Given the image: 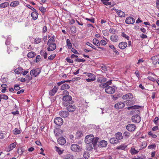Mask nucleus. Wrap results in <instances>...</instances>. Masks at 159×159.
<instances>
[{
  "label": "nucleus",
  "instance_id": "obj_61",
  "mask_svg": "<svg viewBox=\"0 0 159 159\" xmlns=\"http://www.w3.org/2000/svg\"><path fill=\"white\" fill-rule=\"evenodd\" d=\"M100 44L102 45H105L107 44V42L104 40H102L100 42Z\"/></svg>",
  "mask_w": 159,
  "mask_h": 159
},
{
  "label": "nucleus",
  "instance_id": "obj_17",
  "mask_svg": "<svg viewBox=\"0 0 159 159\" xmlns=\"http://www.w3.org/2000/svg\"><path fill=\"white\" fill-rule=\"evenodd\" d=\"M140 108V106H136L134 105V106L129 107H128L127 109L128 110H130V109H135L133 111L134 112L136 113H138V112H139V111L138 110H136V109H138Z\"/></svg>",
  "mask_w": 159,
  "mask_h": 159
},
{
  "label": "nucleus",
  "instance_id": "obj_26",
  "mask_svg": "<svg viewBox=\"0 0 159 159\" xmlns=\"http://www.w3.org/2000/svg\"><path fill=\"white\" fill-rule=\"evenodd\" d=\"M115 138L116 139L118 140H119V142H120V141L123 139V136L122 135V134L121 132H117L115 134Z\"/></svg>",
  "mask_w": 159,
  "mask_h": 159
},
{
  "label": "nucleus",
  "instance_id": "obj_24",
  "mask_svg": "<svg viewBox=\"0 0 159 159\" xmlns=\"http://www.w3.org/2000/svg\"><path fill=\"white\" fill-rule=\"evenodd\" d=\"M127 45V43L126 42H121L119 43L118 46L121 49H124L126 47Z\"/></svg>",
  "mask_w": 159,
  "mask_h": 159
},
{
  "label": "nucleus",
  "instance_id": "obj_41",
  "mask_svg": "<svg viewBox=\"0 0 159 159\" xmlns=\"http://www.w3.org/2000/svg\"><path fill=\"white\" fill-rule=\"evenodd\" d=\"M123 135L125 139H127L130 137V134L128 132L125 131Z\"/></svg>",
  "mask_w": 159,
  "mask_h": 159
},
{
  "label": "nucleus",
  "instance_id": "obj_18",
  "mask_svg": "<svg viewBox=\"0 0 159 159\" xmlns=\"http://www.w3.org/2000/svg\"><path fill=\"white\" fill-rule=\"evenodd\" d=\"M107 81V79L103 77H99L97 78V81L99 84H104Z\"/></svg>",
  "mask_w": 159,
  "mask_h": 159
},
{
  "label": "nucleus",
  "instance_id": "obj_51",
  "mask_svg": "<svg viewBox=\"0 0 159 159\" xmlns=\"http://www.w3.org/2000/svg\"><path fill=\"white\" fill-rule=\"evenodd\" d=\"M89 153L87 152H85L84 154V157L86 159H87L89 157Z\"/></svg>",
  "mask_w": 159,
  "mask_h": 159
},
{
  "label": "nucleus",
  "instance_id": "obj_48",
  "mask_svg": "<svg viewBox=\"0 0 159 159\" xmlns=\"http://www.w3.org/2000/svg\"><path fill=\"white\" fill-rule=\"evenodd\" d=\"M101 1L102 2L103 4L104 5H106V6L108 5H111V2H107L106 1V0H101Z\"/></svg>",
  "mask_w": 159,
  "mask_h": 159
},
{
  "label": "nucleus",
  "instance_id": "obj_59",
  "mask_svg": "<svg viewBox=\"0 0 159 159\" xmlns=\"http://www.w3.org/2000/svg\"><path fill=\"white\" fill-rule=\"evenodd\" d=\"M41 41V39L40 38H36L35 39L34 42L35 43L38 44L40 43Z\"/></svg>",
  "mask_w": 159,
  "mask_h": 159
},
{
  "label": "nucleus",
  "instance_id": "obj_33",
  "mask_svg": "<svg viewBox=\"0 0 159 159\" xmlns=\"http://www.w3.org/2000/svg\"><path fill=\"white\" fill-rule=\"evenodd\" d=\"M17 143L16 142L13 143L11 144L9 146V149L8 151H10L12 150L14 148H15L16 145Z\"/></svg>",
  "mask_w": 159,
  "mask_h": 159
},
{
  "label": "nucleus",
  "instance_id": "obj_27",
  "mask_svg": "<svg viewBox=\"0 0 159 159\" xmlns=\"http://www.w3.org/2000/svg\"><path fill=\"white\" fill-rule=\"evenodd\" d=\"M38 15V13L36 10L32 12L31 14V16L32 19L34 20L37 19Z\"/></svg>",
  "mask_w": 159,
  "mask_h": 159
},
{
  "label": "nucleus",
  "instance_id": "obj_5",
  "mask_svg": "<svg viewBox=\"0 0 159 159\" xmlns=\"http://www.w3.org/2000/svg\"><path fill=\"white\" fill-rule=\"evenodd\" d=\"M105 91L108 94H111L114 93L115 92V89L111 86H107L105 88Z\"/></svg>",
  "mask_w": 159,
  "mask_h": 159
},
{
  "label": "nucleus",
  "instance_id": "obj_30",
  "mask_svg": "<svg viewBox=\"0 0 159 159\" xmlns=\"http://www.w3.org/2000/svg\"><path fill=\"white\" fill-rule=\"evenodd\" d=\"M110 143L112 144H116L119 143V140H118L115 137L111 138L109 140Z\"/></svg>",
  "mask_w": 159,
  "mask_h": 159
},
{
  "label": "nucleus",
  "instance_id": "obj_62",
  "mask_svg": "<svg viewBox=\"0 0 159 159\" xmlns=\"http://www.w3.org/2000/svg\"><path fill=\"white\" fill-rule=\"evenodd\" d=\"M156 145L155 144H154L150 145H149V146H148V149H152L153 148H156Z\"/></svg>",
  "mask_w": 159,
  "mask_h": 159
},
{
  "label": "nucleus",
  "instance_id": "obj_47",
  "mask_svg": "<svg viewBox=\"0 0 159 159\" xmlns=\"http://www.w3.org/2000/svg\"><path fill=\"white\" fill-rule=\"evenodd\" d=\"M73 158L74 156L70 154L66 155L65 157V159H73Z\"/></svg>",
  "mask_w": 159,
  "mask_h": 159
},
{
  "label": "nucleus",
  "instance_id": "obj_3",
  "mask_svg": "<svg viewBox=\"0 0 159 159\" xmlns=\"http://www.w3.org/2000/svg\"><path fill=\"white\" fill-rule=\"evenodd\" d=\"M41 70L40 68H37L36 69L32 70L30 72V74L31 76L36 77L41 72Z\"/></svg>",
  "mask_w": 159,
  "mask_h": 159
},
{
  "label": "nucleus",
  "instance_id": "obj_10",
  "mask_svg": "<svg viewBox=\"0 0 159 159\" xmlns=\"http://www.w3.org/2000/svg\"><path fill=\"white\" fill-rule=\"evenodd\" d=\"M107 144V142L104 140L101 141L98 144V146L100 148H105Z\"/></svg>",
  "mask_w": 159,
  "mask_h": 159
},
{
  "label": "nucleus",
  "instance_id": "obj_54",
  "mask_svg": "<svg viewBox=\"0 0 159 159\" xmlns=\"http://www.w3.org/2000/svg\"><path fill=\"white\" fill-rule=\"evenodd\" d=\"M87 45L89 46L90 47L92 48L93 49L96 50V48L92 44L90 43L89 42H87L86 43Z\"/></svg>",
  "mask_w": 159,
  "mask_h": 159
},
{
  "label": "nucleus",
  "instance_id": "obj_25",
  "mask_svg": "<svg viewBox=\"0 0 159 159\" xmlns=\"http://www.w3.org/2000/svg\"><path fill=\"white\" fill-rule=\"evenodd\" d=\"M110 38L111 41L114 42H118L119 39L118 37L115 34L112 35Z\"/></svg>",
  "mask_w": 159,
  "mask_h": 159
},
{
  "label": "nucleus",
  "instance_id": "obj_15",
  "mask_svg": "<svg viewBox=\"0 0 159 159\" xmlns=\"http://www.w3.org/2000/svg\"><path fill=\"white\" fill-rule=\"evenodd\" d=\"M66 109L69 112H73L74 111L76 108L75 106L74 105H69L66 106Z\"/></svg>",
  "mask_w": 159,
  "mask_h": 159
},
{
  "label": "nucleus",
  "instance_id": "obj_46",
  "mask_svg": "<svg viewBox=\"0 0 159 159\" xmlns=\"http://www.w3.org/2000/svg\"><path fill=\"white\" fill-rule=\"evenodd\" d=\"M0 98H1V100H7L8 99V97L7 95L4 94H0Z\"/></svg>",
  "mask_w": 159,
  "mask_h": 159
},
{
  "label": "nucleus",
  "instance_id": "obj_53",
  "mask_svg": "<svg viewBox=\"0 0 159 159\" xmlns=\"http://www.w3.org/2000/svg\"><path fill=\"white\" fill-rule=\"evenodd\" d=\"M148 135L150 136H151L152 138H156L157 137L156 135L153 134L151 131H149L148 133Z\"/></svg>",
  "mask_w": 159,
  "mask_h": 159
},
{
  "label": "nucleus",
  "instance_id": "obj_44",
  "mask_svg": "<svg viewBox=\"0 0 159 159\" xmlns=\"http://www.w3.org/2000/svg\"><path fill=\"white\" fill-rule=\"evenodd\" d=\"M40 54L42 56H43L44 59H46L47 58V53L45 51H41L40 52Z\"/></svg>",
  "mask_w": 159,
  "mask_h": 159
},
{
  "label": "nucleus",
  "instance_id": "obj_14",
  "mask_svg": "<svg viewBox=\"0 0 159 159\" xmlns=\"http://www.w3.org/2000/svg\"><path fill=\"white\" fill-rule=\"evenodd\" d=\"M111 80H110L107 81V82L105 83L104 84H99V86L100 88L104 89L107 86H108L111 85Z\"/></svg>",
  "mask_w": 159,
  "mask_h": 159
},
{
  "label": "nucleus",
  "instance_id": "obj_55",
  "mask_svg": "<svg viewBox=\"0 0 159 159\" xmlns=\"http://www.w3.org/2000/svg\"><path fill=\"white\" fill-rule=\"evenodd\" d=\"M109 31L111 34H115L116 32V30L114 28H111L109 29Z\"/></svg>",
  "mask_w": 159,
  "mask_h": 159
},
{
  "label": "nucleus",
  "instance_id": "obj_43",
  "mask_svg": "<svg viewBox=\"0 0 159 159\" xmlns=\"http://www.w3.org/2000/svg\"><path fill=\"white\" fill-rule=\"evenodd\" d=\"M25 150L23 149L22 148H20L18 149V153L20 155H22L23 153L24 152Z\"/></svg>",
  "mask_w": 159,
  "mask_h": 159
},
{
  "label": "nucleus",
  "instance_id": "obj_37",
  "mask_svg": "<svg viewBox=\"0 0 159 159\" xmlns=\"http://www.w3.org/2000/svg\"><path fill=\"white\" fill-rule=\"evenodd\" d=\"M93 44L97 46H99L100 45V43L99 40L96 39H94L93 40Z\"/></svg>",
  "mask_w": 159,
  "mask_h": 159
},
{
  "label": "nucleus",
  "instance_id": "obj_13",
  "mask_svg": "<svg viewBox=\"0 0 159 159\" xmlns=\"http://www.w3.org/2000/svg\"><path fill=\"white\" fill-rule=\"evenodd\" d=\"M71 150L74 152L78 151L80 150L79 146L76 144H72L70 147Z\"/></svg>",
  "mask_w": 159,
  "mask_h": 159
},
{
  "label": "nucleus",
  "instance_id": "obj_23",
  "mask_svg": "<svg viewBox=\"0 0 159 159\" xmlns=\"http://www.w3.org/2000/svg\"><path fill=\"white\" fill-rule=\"evenodd\" d=\"M54 133L55 136L57 137L60 136L62 133L63 132L60 129H56L54 130Z\"/></svg>",
  "mask_w": 159,
  "mask_h": 159
},
{
  "label": "nucleus",
  "instance_id": "obj_45",
  "mask_svg": "<svg viewBox=\"0 0 159 159\" xmlns=\"http://www.w3.org/2000/svg\"><path fill=\"white\" fill-rule=\"evenodd\" d=\"M55 148L56 151L58 153L59 155L63 153V151H62V150H61V149L59 147L57 146H55Z\"/></svg>",
  "mask_w": 159,
  "mask_h": 159
},
{
  "label": "nucleus",
  "instance_id": "obj_21",
  "mask_svg": "<svg viewBox=\"0 0 159 159\" xmlns=\"http://www.w3.org/2000/svg\"><path fill=\"white\" fill-rule=\"evenodd\" d=\"M115 10V11H116L118 15L119 16V17H124L125 16V14L124 12H123L121 10H118V9H114Z\"/></svg>",
  "mask_w": 159,
  "mask_h": 159
},
{
  "label": "nucleus",
  "instance_id": "obj_57",
  "mask_svg": "<svg viewBox=\"0 0 159 159\" xmlns=\"http://www.w3.org/2000/svg\"><path fill=\"white\" fill-rule=\"evenodd\" d=\"M83 132L80 131H78L77 132V136L79 137H80L83 135Z\"/></svg>",
  "mask_w": 159,
  "mask_h": 159
},
{
  "label": "nucleus",
  "instance_id": "obj_38",
  "mask_svg": "<svg viewBox=\"0 0 159 159\" xmlns=\"http://www.w3.org/2000/svg\"><path fill=\"white\" fill-rule=\"evenodd\" d=\"M9 5V3L7 2H5L0 5V8H3L7 7Z\"/></svg>",
  "mask_w": 159,
  "mask_h": 159
},
{
  "label": "nucleus",
  "instance_id": "obj_64",
  "mask_svg": "<svg viewBox=\"0 0 159 159\" xmlns=\"http://www.w3.org/2000/svg\"><path fill=\"white\" fill-rule=\"evenodd\" d=\"M102 33L103 35L105 36H108V33L107 30H103Z\"/></svg>",
  "mask_w": 159,
  "mask_h": 159
},
{
  "label": "nucleus",
  "instance_id": "obj_32",
  "mask_svg": "<svg viewBox=\"0 0 159 159\" xmlns=\"http://www.w3.org/2000/svg\"><path fill=\"white\" fill-rule=\"evenodd\" d=\"M130 152L132 155H134L138 153L139 151L136 150L133 146L131 148L130 150Z\"/></svg>",
  "mask_w": 159,
  "mask_h": 159
},
{
  "label": "nucleus",
  "instance_id": "obj_56",
  "mask_svg": "<svg viewBox=\"0 0 159 159\" xmlns=\"http://www.w3.org/2000/svg\"><path fill=\"white\" fill-rule=\"evenodd\" d=\"M39 10L42 13L45 12L46 11V9L45 8L43 7H39Z\"/></svg>",
  "mask_w": 159,
  "mask_h": 159
},
{
  "label": "nucleus",
  "instance_id": "obj_2",
  "mask_svg": "<svg viewBox=\"0 0 159 159\" xmlns=\"http://www.w3.org/2000/svg\"><path fill=\"white\" fill-rule=\"evenodd\" d=\"M72 100V97L70 95H64L62 98V100L64 101L63 104L67 106H68V103H70V102Z\"/></svg>",
  "mask_w": 159,
  "mask_h": 159
},
{
  "label": "nucleus",
  "instance_id": "obj_63",
  "mask_svg": "<svg viewBox=\"0 0 159 159\" xmlns=\"http://www.w3.org/2000/svg\"><path fill=\"white\" fill-rule=\"evenodd\" d=\"M63 95H69V92L66 90H64L63 91Z\"/></svg>",
  "mask_w": 159,
  "mask_h": 159
},
{
  "label": "nucleus",
  "instance_id": "obj_49",
  "mask_svg": "<svg viewBox=\"0 0 159 159\" xmlns=\"http://www.w3.org/2000/svg\"><path fill=\"white\" fill-rule=\"evenodd\" d=\"M11 40V38L10 37H8L7 38L5 42V44L6 45H8L10 44Z\"/></svg>",
  "mask_w": 159,
  "mask_h": 159
},
{
  "label": "nucleus",
  "instance_id": "obj_35",
  "mask_svg": "<svg viewBox=\"0 0 159 159\" xmlns=\"http://www.w3.org/2000/svg\"><path fill=\"white\" fill-rule=\"evenodd\" d=\"M70 88V86L68 84H63L61 87V89L63 90L65 89H68Z\"/></svg>",
  "mask_w": 159,
  "mask_h": 159
},
{
  "label": "nucleus",
  "instance_id": "obj_36",
  "mask_svg": "<svg viewBox=\"0 0 159 159\" xmlns=\"http://www.w3.org/2000/svg\"><path fill=\"white\" fill-rule=\"evenodd\" d=\"M36 55V53L33 52H29L27 54V57L30 58H32Z\"/></svg>",
  "mask_w": 159,
  "mask_h": 159
},
{
  "label": "nucleus",
  "instance_id": "obj_39",
  "mask_svg": "<svg viewBox=\"0 0 159 159\" xmlns=\"http://www.w3.org/2000/svg\"><path fill=\"white\" fill-rule=\"evenodd\" d=\"M13 132L14 135L18 134L21 133V130L18 129L17 128H16L13 130Z\"/></svg>",
  "mask_w": 159,
  "mask_h": 159
},
{
  "label": "nucleus",
  "instance_id": "obj_34",
  "mask_svg": "<svg viewBox=\"0 0 159 159\" xmlns=\"http://www.w3.org/2000/svg\"><path fill=\"white\" fill-rule=\"evenodd\" d=\"M23 69L21 67H18L15 70V72L17 74H20L22 73Z\"/></svg>",
  "mask_w": 159,
  "mask_h": 159
},
{
  "label": "nucleus",
  "instance_id": "obj_9",
  "mask_svg": "<svg viewBox=\"0 0 159 159\" xmlns=\"http://www.w3.org/2000/svg\"><path fill=\"white\" fill-rule=\"evenodd\" d=\"M127 129L129 131L132 132L134 131L136 129V125L134 124H129L127 125L126 127Z\"/></svg>",
  "mask_w": 159,
  "mask_h": 159
},
{
  "label": "nucleus",
  "instance_id": "obj_8",
  "mask_svg": "<svg viewBox=\"0 0 159 159\" xmlns=\"http://www.w3.org/2000/svg\"><path fill=\"white\" fill-rule=\"evenodd\" d=\"M125 106V104L124 102H120L116 103L114 106V107L116 109L119 110L123 108Z\"/></svg>",
  "mask_w": 159,
  "mask_h": 159
},
{
  "label": "nucleus",
  "instance_id": "obj_58",
  "mask_svg": "<svg viewBox=\"0 0 159 159\" xmlns=\"http://www.w3.org/2000/svg\"><path fill=\"white\" fill-rule=\"evenodd\" d=\"M122 36L123 37L125 38L126 39H127L129 40V37L126 34H125L124 33H122Z\"/></svg>",
  "mask_w": 159,
  "mask_h": 159
},
{
  "label": "nucleus",
  "instance_id": "obj_40",
  "mask_svg": "<svg viewBox=\"0 0 159 159\" xmlns=\"http://www.w3.org/2000/svg\"><path fill=\"white\" fill-rule=\"evenodd\" d=\"M67 47L68 48L71 49L72 47V44L70 42V40L67 39L66 40Z\"/></svg>",
  "mask_w": 159,
  "mask_h": 159
},
{
  "label": "nucleus",
  "instance_id": "obj_42",
  "mask_svg": "<svg viewBox=\"0 0 159 159\" xmlns=\"http://www.w3.org/2000/svg\"><path fill=\"white\" fill-rule=\"evenodd\" d=\"M86 143L87 149L89 151H90L92 150L93 149V144H92V143Z\"/></svg>",
  "mask_w": 159,
  "mask_h": 159
},
{
  "label": "nucleus",
  "instance_id": "obj_50",
  "mask_svg": "<svg viewBox=\"0 0 159 159\" xmlns=\"http://www.w3.org/2000/svg\"><path fill=\"white\" fill-rule=\"evenodd\" d=\"M56 56V54H53L51 55L48 57V59L49 60L52 61V60Z\"/></svg>",
  "mask_w": 159,
  "mask_h": 159
},
{
  "label": "nucleus",
  "instance_id": "obj_1",
  "mask_svg": "<svg viewBox=\"0 0 159 159\" xmlns=\"http://www.w3.org/2000/svg\"><path fill=\"white\" fill-rule=\"evenodd\" d=\"M83 75L87 82L93 81L96 80V77L93 74L84 72Z\"/></svg>",
  "mask_w": 159,
  "mask_h": 159
},
{
  "label": "nucleus",
  "instance_id": "obj_19",
  "mask_svg": "<svg viewBox=\"0 0 159 159\" xmlns=\"http://www.w3.org/2000/svg\"><path fill=\"white\" fill-rule=\"evenodd\" d=\"M58 89V87L55 86L53 89L49 92V95L51 96H53Z\"/></svg>",
  "mask_w": 159,
  "mask_h": 159
},
{
  "label": "nucleus",
  "instance_id": "obj_12",
  "mask_svg": "<svg viewBox=\"0 0 159 159\" xmlns=\"http://www.w3.org/2000/svg\"><path fill=\"white\" fill-rule=\"evenodd\" d=\"M99 139V138L98 137H93V139L91 142V143L93 145L94 149H96V147L97 146V143Z\"/></svg>",
  "mask_w": 159,
  "mask_h": 159
},
{
  "label": "nucleus",
  "instance_id": "obj_29",
  "mask_svg": "<svg viewBox=\"0 0 159 159\" xmlns=\"http://www.w3.org/2000/svg\"><path fill=\"white\" fill-rule=\"evenodd\" d=\"M128 145L125 143H123L120 145L118 146L116 149L118 150H125V148L127 147Z\"/></svg>",
  "mask_w": 159,
  "mask_h": 159
},
{
  "label": "nucleus",
  "instance_id": "obj_20",
  "mask_svg": "<svg viewBox=\"0 0 159 159\" xmlns=\"http://www.w3.org/2000/svg\"><path fill=\"white\" fill-rule=\"evenodd\" d=\"M60 116L61 117L66 118L68 116L69 113L68 112L66 111H61L59 112Z\"/></svg>",
  "mask_w": 159,
  "mask_h": 159
},
{
  "label": "nucleus",
  "instance_id": "obj_6",
  "mask_svg": "<svg viewBox=\"0 0 159 159\" xmlns=\"http://www.w3.org/2000/svg\"><path fill=\"white\" fill-rule=\"evenodd\" d=\"M135 22V19L131 16L127 17L125 20V23L128 25L133 24Z\"/></svg>",
  "mask_w": 159,
  "mask_h": 159
},
{
  "label": "nucleus",
  "instance_id": "obj_52",
  "mask_svg": "<svg viewBox=\"0 0 159 159\" xmlns=\"http://www.w3.org/2000/svg\"><path fill=\"white\" fill-rule=\"evenodd\" d=\"M41 57L39 55H38L36 56V59L34 60V62H38L40 60Z\"/></svg>",
  "mask_w": 159,
  "mask_h": 159
},
{
  "label": "nucleus",
  "instance_id": "obj_7",
  "mask_svg": "<svg viewBox=\"0 0 159 159\" xmlns=\"http://www.w3.org/2000/svg\"><path fill=\"white\" fill-rule=\"evenodd\" d=\"M54 122L56 125L60 126L63 124V120L61 118L58 117L54 119Z\"/></svg>",
  "mask_w": 159,
  "mask_h": 159
},
{
  "label": "nucleus",
  "instance_id": "obj_16",
  "mask_svg": "<svg viewBox=\"0 0 159 159\" xmlns=\"http://www.w3.org/2000/svg\"><path fill=\"white\" fill-rule=\"evenodd\" d=\"M48 46L47 50L49 51H52L54 50L56 48V45L55 43L48 45Z\"/></svg>",
  "mask_w": 159,
  "mask_h": 159
},
{
  "label": "nucleus",
  "instance_id": "obj_11",
  "mask_svg": "<svg viewBox=\"0 0 159 159\" xmlns=\"http://www.w3.org/2000/svg\"><path fill=\"white\" fill-rule=\"evenodd\" d=\"M94 136L93 134L87 135L85 138V141L86 143H91Z\"/></svg>",
  "mask_w": 159,
  "mask_h": 159
},
{
  "label": "nucleus",
  "instance_id": "obj_22",
  "mask_svg": "<svg viewBox=\"0 0 159 159\" xmlns=\"http://www.w3.org/2000/svg\"><path fill=\"white\" fill-rule=\"evenodd\" d=\"M133 98V96L132 93H128L123 95L122 98L124 100L132 99Z\"/></svg>",
  "mask_w": 159,
  "mask_h": 159
},
{
  "label": "nucleus",
  "instance_id": "obj_60",
  "mask_svg": "<svg viewBox=\"0 0 159 159\" xmlns=\"http://www.w3.org/2000/svg\"><path fill=\"white\" fill-rule=\"evenodd\" d=\"M14 89L16 91H18L20 89V87L18 84H15L14 86Z\"/></svg>",
  "mask_w": 159,
  "mask_h": 159
},
{
  "label": "nucleus",
  "instance_id": "obj_4",
  "mask_svg": "<svg viewBox=\"0 0 159 159\" xmlns=\"http://www.w3.org/2000/svg\"><path fill=\"white\" fill-rule=\"evenodd\" d=\"M133 122L134 123H139L141 120V117L138 114L134 115L131 118Z\"/></svg>",
  "mask_w": 159,
  "mask_h": 159
},
{
  "label": "nucleus",
  "instance_id": "obj_31",
  "mask_svg": "<svg viewBox=\"0 0 159 159\" xmlns=\"http://www.w3.org/2000/svg\"><path fill=\"white\" fill-rule=\"evenodd\" d=\"M19 3L20 2L18 1H15L11 2L10 4V6L11 7H15L19 5Z\"/></svg>",
  "mask_w": 159,
  "mask_h": 159
},
{
  "label": "nucleus",
  "instance_id": "obj_28",
  "mask_svg": "<svg viewBox=\"0 0 159 159\" xmlns=\"http://www.w3.org/2000/svg\"><path fill=\"white\" fill-rule=\"evenodd\" d=\"M58 143L61 145H63L66 143L65 139L63 137H61L57 139Z\"/></svg>",
  "mask_w": 159,
  "mask_h": 159
}]
</instances>
